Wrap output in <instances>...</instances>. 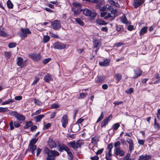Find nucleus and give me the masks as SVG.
<instances>
[{"label": "nucleus", "mask_w": 160, "mask_h": 160, "mask_svg": "<svg viewBox=\"0 0 160 160\" xmlns=\"http://www.w3.org/2000/svg\"><path fill=\"white\" fill-rule=\"evenodd\" d=\"M44 153L46 154L47 156L46 157L47 160H52L55 159V157L58 156L59 153L55 150H50L47 147H45L44 148Z\"/></svg>", "instance_id": "obj_1"}, {"label": "nucleus", "mask_w": 160, "mask_h": 160, "mask_svg": "<svg viewBox=\"0 0 160 160\" xmlns=\"http://www.w3.org/2000/svg\"><path fill=\"white\" fill-rule=\"evenodd\" d=\"M82 13L86 17H88L90 21L94 20L96 17L97 13L95 12H92V10L88 8L82 9Z\"/></svg>", "instance_id": "obj_2"}, {"label": "nucleus", "mask_w": 160, "mask_h": 160, "mask_svg": "<svg viewBox=\"0 0 160 160\" xmlns=\"http://www.w3.org/2000/svg\"><path fill=\"white\" fill-rule=\"evenodd\" d=\"M9 114L11 116H14L19 121H24L25 119V116L16 111H11L9 113Z\"/></svg>", "instance_id": "obj_3"}, {"label": "nucleus", "mask_w": 160, "mask_h": 160, "mask_svg": "<svg viewBox=\"0 0 160 160\" xmlns=\"http://www.w3.org/2000/svg\"><path fill=\"white\" fill-rule=\"evenodd\" d=\"M20 29L21 32L19 33V35L21 38H26L27 37L28 34H30L31 33V31L28 28H24L21 27Z\"/></svg>", "instance_id": "obj_4"}, {"label": "nucleus", "mask_w": 160, "mask_h": 160, "mask_svg": "<svg viewBox=\"0 0 160 160\" xmlns=\"http://www.w3.org/2000/svg\"><path fill=\"white\" fill-rule=\"evenodd\" d=\"M28 56L33 61L35 62H38L40 61L42 58V56L40 53H33L30 54Z\"/></svg>", "instance_id": "obj_5"}, {"label": "nucleus", "mask_w": 160, "mask_h": 160, "mask_svg": "<svg viewBox=\"0 0 160 160\" xmlns=\"http://www.w3.org/2000/svg\"><path fill=\"white\" fill-rule=\"evenodd\" d=\"M51 25L52 28L55 30H58L61 28L60 21L58 20H56L51 22Z\"/></svg>", "instance_id": "obj_6"}, {"label": "nucleus", "mask_w": 160, "mask_h": 160, "mask_svg": "<svg viewBox=\"0 0 160 160\" xmlns=\"http://www.w3.org/2000/svg\"><path fill=\"white\" fill-rule=\"evenodd\" d=\"M53 47L54 49L61 50L65 48L66 45L62 42H57L53 44Z\"/></svg>", "instance_id": "obj_7"}, {"label": "nucleus", "mask_w": 160, "mask_h": 160, "mask_svg": "<svg viewBox=\"0 0 160 160\" xmlns=\"http://www.w3.org/2000/svg\"><path fill=\"white\" fill-rule=\"evenodd\" d=\"M120 141H117L115 142L114 147L115 148L114 150V153L116 156H120Z\"/></svg>", "instance_id": "obj_8"}, {"label": "nucleus", "mask_w": 160, "mask_h": 160, "mask_svg": "<svg viewBox=\"0 0 160 160\" xmlns=\"http://www.w3.org/2000/svg\"><path fill=\"white\" fill-rule=\"evenodd\" d=\"M134 76L132 78L135 79L141 76L142 73V71L138 68H137L133 70Z\"/></svg>", "instance_id": "obj_9"}, {"label": "nucleus", "mask_w": 160, "mask_h": 160, "mask_svg": "<svg viewBox=\"0 0 160 160\" xmlns=\"http://www.w3.org/2000/svg\"><path fill=\"white\" fill-rule=\"evenodd\" d=\"M145 1V0H135L133 3L132 5L135 8H137L144 3Z\"/></svg>", "instance_id": "obj_10"}, {"label": "nucleus", "mask_w": 160, "mask_h": 160, "mask_svg": "<svg viewBox=\"0 0 160 160\" xmlns=\"http://www.w3.org/2000/svg\"><path fill=\"white\" fill-rule=\"evenodd\" d=\"M58 150L61 152H63V151L67 152L70 149L64 144H58Z\"/></svg>", "instance_id": "obj_11"}, {"label": "nucleus", "mask_w": 160, "mask_h": 160, "mask_svg": "<svg viewBox=\"0 0 160 160\" xmlns=\"http://www.w3.org/2000/svg\"><path fill=\"white\" fill-rule=\"evenodd\" d=\"M112 118V115H111L105 118L101 123V127L102 128L103 127H105V128L106 124H107L108 122Z\"/></svg>", "instance_id": "obj_12"}, {"label": "nucleus", "mask_w": 160, "mask_h": 160, "mask_svg": "<svg viewBox=\"0 0 160 160\" xmlns=\"http://www.w3.org/2000/svg\"><path fill=\"white\" fill-rule=\"evenodd\" d=\"M9 126L10 127V129L11 130H13L14 129V127L15 128H19L21 126L20 123H18L16 121H14V122L12 121L11 120L9 122Z\"/></svg>", "instance_id": "obj_13"}, {"label": "nucleus", "mask_w": 160, "mask_h": 160, "mask_svg": "<svg viewBox=\"0 0 160 160\" xmlns=\"http://www.w3.org/2000/svg\"><path fill=\"white\" fill-rule=\"evenodd\" d=\"M121 21L125 26H127L128 24H131L130 21L128 20L126 16L123 14L121 17Z\"/></svg>", "instance_id": "obj_14"}, {"label": "nucleus", "mask_w": 160, "mask_h": 160, "mask_svg": "<svg viewBox=\"0 0 160 160\" xmlns=\"http://www.w3.org/2000/svg\"><path fill=\"white\" fill-rule=\"evenodd\" d=\"M68 117L66 115H63L62 118L61 122L62 124V127L65 128L68 123Z\"/></svg>", "instance_id": "obj_15"}, {"label": "nucleus", "mask_w": 160, "mask_h": 160, "mask_svg": "<svg viewBox=\"0 0 160 160\" xmlns=\"http://www.w3.org/2000/svg\"><path fill=\"white\" fill-rule=\"evenodd\" d=\"M110 61V59L107 58L103 62H99V65L102 67H107L109 65Z\"/></svg>", "instance_id": "obj_16"}, {"label": "nucleus", "mask_w": 160, "mask_h": 160, "mask_svg": "<svg viewBox=\"0 0 160 160\" xmlns=\"http://www.w3.org/2000/svg\"><path fill=\"white\" fill-rule=\"evenodd\" d=\"M127 141L129 144V150L130 152H131L134 148V145L133 141L132 140L129 138L127 139Z\"/></svg>", "instance_id": "obj_17"}, {"label": "nucleus", "mask_w": 160, "mask_h": 160, "mask_svg": "<svg viewBox=\"0 0 160 160\" xmlns=\"http://www.w3.org/2000/svg\"><path fill=\"white\" fill-rule=\"evenodd\" d=\"M105 77L103 75H98L95 78V82L97 83H102L105 79Z\"/></svg>", "instance_id": "obj_18"}, {"label": "nucleus", "mask_w": 160, "mask_h": 160, "mask_svg": "<svg viewBox=\"0 0 160 160\" xmlns=\"http://www.w3.org/2000/svg\"><path fill=\"white\" fill-rule=\"evenodd\" d=\"M43 80L46 82H49L53 80L52 75L49 73H47L43 77Z\"/></svg>", "instance_id": "obj_19"}, {"label": "nucleus", "mask_w": 160, "mask_h": 160, "mask_svg": "<svg viewBox=\"0 0 160 160\" xmlns=\"http://www.w3.org/2000/svg\"><path fill=\"white\" fill-rule=\"evenodd\" d=\"M16 61L17 64L18 66H20L21 68H22L24 67V64H22V62L23 61L22 58L19 57L17 58Z\"/></svg>", "instance_id": "obj_20"}, {"label": "nucleus", "mask_w": 160, "mask_h": 160, "mask_svg": "<svg viewBox=\"0 0 160 160\" xmlns=\"http://www.w3.org/2000/svg\"><path fill=\"white\" fill-rule=\"evenodd\" d=\"M48 144L51 148H53L57 147V144L54 140L52 139L49 140L48 141Z\"/></svg>", "instance_id": "obj_21"}, {"label": "nucleus", "mask_w": 160, "mask_h": 160, "mask_svg": "<svg viewBox=\"0 0 160 160\" xmlns=\"http://www.w3.org/2000/svg\"><path fill=\"white\" fill-rule=\"evenodd\" d=\"M96 22L97 24L100 25H105L108 23V22H106L104 20L100 19H97Z\"/></svg>", "instance_id": "obj_22"}, {"label": "nucleus", "mask_w": 160, "mask_h": 160, "mask_svg": "<svg viewBox=\"0 0 160 160\" xmlns=\"http://www.w3.org/2000/svg\"><path fill=\"white\" fill-rule=\"evenodd\" d=\"M148 27L145 26L142 27L139 32V34L140 36L143 35L146 33L147 31Z\"/></svg>", "instance_id": "obj_23"}, {"label": "nucleus", "mask_w": 160, "mask_h": 160, "mask_svg": "<svg viewBox=\"0 0 160 160\" xmlns=\"http://www.w3.org/2000/svg\"><path fill=\"white\" fill-rule=\"evenodd\" d=\"M33 125V123L31 121L28 122H26L25 126L23 127V128L24 129H28Z\"/></svg>", "instance_id": "obj_24"}, {"label": "nucleus", "mask_w": 160, "mask_h": 160, "mask_svg": "<svg viewBox=\"0 0 160 160\" xmlns=\"http://www.w3.org/2000/svg\"><path fill=\"white\" fill-rule=\"evenodd\" d=\"M82 9H81L80 10H75L74 8H72V11L74 13V15H77L80 14V12L82 11Z\"/></svg>", "instance_id": "obj_25"}, {"label": "nucleus", "mask_w": 160, "mask_h": 160, "mask_svg": "<svg viewBox=\"0 0 160 160\" xmlns=\"http://www.w3.org/2000/svg\"><path fill=\"white\" fill-rule=\"evenodd\" d=\"M44 116V114H40L35 116L34 118L36 119V122H40Z\"/></svg>", "instance_id": "obj_26"}, {"label": "nucleus", "mask_w": 160, "mask_h": 160, "mask_svg": "<svg viewBox=\"0 0 160 160\" xmlns=\"http://www.w3.org/2000/svg\"><path fill=\"white\" fill-rule=\"evenodd\" d=\"M28 148L29 151H35L37 149V146L36 145H28Z\"/></svg>", "instance_id": "obj_27"}, {"label": "nucleus", "mask_w": 160, "mask_h": 160, "mask_svg": "<svg viewBox=\"0 0 160 160\" xmlns=\"http://www.w3.org/2000/svg\"><path fill=\"white\" fill-rule=\"evenodd\" d=\"M38 138H33L30 141L29 145H35V144L38 142Z\"/></svg>", "instance_id": "obj_28"}, {"label": "nucleus", "mask_w": 160, "mask_h": 160, "mask_svg": "<svg viewBox=\"0 0 160 160\" xmlns=\"http://www.w3.org/2000/svg\"><path fill=\"white\" fill-rule=\"evenodd\" d=\"M14 101V99H8L7 100L3 102L2 103V105H4L12 103Z\"/></svg>", "instance_id": "obj_29"}, {"label": "nucleus", "mask_w": 160, "mask_h": 160, "mask_svg": "<svg viewBox=\"0 0 160 160\" xmlns=\"http://www.w3.org/2000/svg\"><path fill=\"white\" fill-rule=\"evenodd\" d=\"M7 5L8 8L9 9H12L13 8V4L10 0H8L7 2Z\"/></svg>", "instance_id": "obj_30"}, {"label": "nucleus", "mask_w": 160, "mask_h": 160, "mask_svg": "<svg viewBox=\"0 0 160 160\" xmlns=\"http://www.w3.org/2000/svg\"><path fill=\"white\" fill-rule=\"evenodd\" d=\"M50 38L49 36L47 35H45L43 37V42L44 43H47L50 40Z\"/></svg>", "instance_id": "obj_31"}, {"label": "nucleus", "mask_w": 160, "mask_h": 160, "mask_svg": "<svg viewBox=\"0 0 160 160\" xmlns=\"http://www.w3.org/2000/svg\"><path fill=\"white\" fill-rule=\"evenodd\" d=\"M154 127L156 129L158 130H159L160 128V125L157 123L156 118L154 119Z\"/></svg>", "instance_id": "obj_32"}, {"label": "nucleus", "mask_w": 160, "mask_h": 160, "mask_svg": "<svg viewBox=\"0 0 160 160\" xmlns=\"http://www.w3.org/2000/svg\"><path fill=\"white\" fill-rule=\"evenodd\" d=\"M75 21L79 25L81 26H82L84 25V22L80 18H75Z\"/></svg>", "instance_id": "obj_33"}, {"label": "nucleus", "mask_w": 160, "mask_h": 160, "mask_svg": "<svg viewBox=\"0 0 160 160\" xmlns=\"http://www.w3.org/2000/svg\"><path fill=\"white\" fill-rule=\"evenodd\" d=\"M16 43L15 42H10L8 44V47L9 48H13L16 47Z\"/></svg>", "instance_id": "obj_34"}, {"label": "nucleus", "mask_w": 160, "mask_h": 160, "mask_svg": "<svg viewBox=\"0 0 160 160\" xmlns=\"http://www.w3.org/2000/svg\"><path fill=\"white\" fill-rule=\"evenodd\" d=\"M67 152V154L69 156V158H68V159L70 160H72L73 158V156L72 152L70 151V149L68 150Z\"/></svg>", "instance_id": "obj_35"}, {"label": "nucleus", "mask_w": 160, "mask_h": 160, "mask_svg": "<svg viewBox=\"0 0 160 160\" xmlns=\"http://www.w3.org/2000/svg\"><path fill=\"white\" fill-rule=\"evenodd\" d=\"M131 24H128L127 26H125L127 27V29L129 31H132L134 29V26Z\"/></svg>", "instance_id": "obj_36"}, {"label": "nucleus", "mask_w": 160, "mask_h": 160, "mask_svg": "<svg viewBox=\"0 0 160 160\" xmlns=\"http://www.w3.org/2000/svg\"><path fill=\"white\" fill-rule=\"evenodd\" d=\"M98 141V139L96 136L92 137L91 140V142L95 144H96Z\"/></svg>", "instance_id": "obj_37"}, {"label": "nucleus", "mask_w": 160, "mask_h": 160, "mask_svg": "<svg viewBox=\"0 0 160 160\" xmlns=\"http://www.w3.org/2000/svg\"><path fill=\"white\" fill-rule=\"evenodd\" d=\"M50 36L51 37L55 38H57V39H59V36L55 34L54 33H53L52 32H49Z\"/></svg>", "instance_id": "obj_38"}, {"label": "nucleus", "mask_w": 160, "mask_h": 160, "mask_svg": "<svg viewBox=\"0 0 160 160\" xmlns=\"http://www.w3.org/2000/svg\"><path fill=\"white\" fill-rule=\"evenodd\" d=\"M9 111V109L7 107H0V112H6Z\"/></svg>", "instance_id": "obj_39"}, {"label": "nucleus", "mask_w": 160, "mask_h": 160, "mask_svg": "<svg viewBox=\"0 0 160 160\" xmlns=\"http://www.w3.org/2000/svg\"><path fill=\"white\" fill-rule=\"evenodd\" d=\"M120 126V125L119 123H117L114 124L112 126V128H113V130L115 131L117 130V129L119 128Z\"/></svg>", "instance_id": "obj_40"}, {"label": "nucleus", "mask_w": 160, "mask_h": 160, "mask_svg": "<svg viewBox=\"0 0 160 160\" xmlns=\"http://www.w3.org/2000/svg\"><path fill=\"white\" fill-rule=\"evenodd\" d=\"M34 103L38 105L39 106H40L42 104V103L38 99H37L36 98H34Z\"/></svg>", "instance_id": "obj_41"}, {"label": "nucleus", "mask_w": 160, "mask_h": 160, "mask_svg": "<svg viewBox=\"0 0 160 160\" xmlns=\"http://www.w3.org/2000/svg\"><path fill=\"white\" fill-rule=\"evenodd\" d=\"M4 56L6 57L7 59H9L11 56V53L10 52H4Z\"/></svg>", "instance_id": "obj_42"}, {"label": "nucleus", "mask_w": 160, "mask_h": 160, "mask_svg": "<svg viewBox=\"0 0 160 160\" xmlns=\"http://www.w3.org/2000/svg\"><path fill=\"white\" fill-rule=\"evenodd\" d=\"M68 144L72 148L75 149L76 148V143L75 141H71L68 143Z\"/></svg>", "instance_id": "obj_43"}, {"label": "nucleus", "mask_w": 160, "mask_h": 160, "mask_svg": "<svg viewBox=\"0 0 160 160\" xmlns=\"http://www.w3.org/2000/svg\"><path fill=\"white\" fill-rule=\"evenodd\" d=\"M7 36V34L3 30H0V36L5 37Z\"/></svg>", "instance_id": "obj_44"}, {"label": "nucleus", "mask_w": 160, "mask_h": 160, "mask_svg": "<svg viewBox=\"0 0 160 160\" xmlns=\"http://www.w3.org/2000/svg\"><path fill=\"white\" fill-rule=\"evenodd\" d=\"M59 105L56 103H54L52 104L51 106V109H56L59 107Z\"/></svg>", "instance_id": "obj_45"}, {"label": "nucleus", "mask_w": 160, "mask_h": 160, "mask_svg": "<svg viewBox=\"0 0 160 160\" xmlns=\"http://www.w3.org/2000/svg\"><path fill=\"white\" fill-rule=\"evenodd\" d=\"M133 92V89L132 88H131L129 89H128L126 91V92L127 93L130 94Z\"/></svg>", "instance_id": "obj_46"}, {"label": "nucleus", "mask_w": 160, "mask_h": 160, "mask_svg": "<svg viewBox=\"0 0 160 160\" xmlns=\"http://www.w3.org/2000/svg\"><path fill=\"white\" fill-rule=\"evenodd\" d=\"M51 59L50 58L45 59L43 61L42 63L43 64H46L50 61L51 60Z\"/></svg>", "instance_id": "obj_47"}, {"label": "nucleus", "mask_w": 160, "mask_h": 160, "mask_svg": "<svg viewBox=\"0 0 160 160\" xmlns=\"http://www.w3.org/2000/svg\"><path fill=\"white\" fill-rule=\"evenodd\" d=\"M103 112H102L100 115L99 116V117L98 118V120L96 122V123L99 122L103 118Z\"/></svg>", "instance_id": "obj_48"}, {"label": "nucleus", "mask_w": 160, "mask_h": 160, "mask_svg": "<svg viewBox=\"0 0 160 160\" xmlns=\"http://www.w3.org/2000/svg\"><path fill=\"white\" fill-rule=\"evenodd\" d=\"M82 144L81 143L79 142L78 140L76 142V148H81Z\"/></svg>", "instance_id": "obj_49"}, {"label": "nucleus", "mask_w": 160, "mask_h": 160, "mask_svg": "<svg viewBox=\"0 0 160 160\" xmlns=\"http://www.w3.org/2000/svg\"><path fill=\"white\" fill-rule=\"evenodd\" d=\"M51 124L50 123H48L46 124L45 126H43V129L45 130V129H48V128L50 127L51 126Z\"/></svg>", "instance_id": "obj_50"}, {"label": "nucleus", "mask_w": 160, "mask_h": 160, "mask_svg": "<svg viewBox=\"0 0 160 160\" xmlns=\"http://www.w3.org/2000/svg\"><path fill=\"white\" fill-rule=\"evenodd\" d=\"M111 13L112 14H113L114 15V17L112 19V20H113L114 18L115 17V16L116 15V13H117V10L116 9H114L113 8L112 10H111Z\"/></svg>", "instance_id": "obj_51"}, {"label": "nucleus", "mask_w": 160, "mask_h": 160, "mask_svg": "<svg viewBox=\"0 0 160 160\" xmlns=\"http://www.w3.org/2000/svg\"><path fill=\"white\" fill-rule=\"evenodd\" d=\"M115 78L117 81L119 82L120 81V74L117 73L115 74Z\"/></svg>", "instance_id": "obj_52"}, {"label": "nucleus", "mask_w": 160, "mask_h": 160, "mask_svg": "<svg viewBox=\"0 0 160 160\" xmlns=\"http://www.w3.org/2000/svg\"><path fill=\"white\" fill-rule=\"evenodd\" d=\"M93 45L95 48H97L99 44V43L98 41L96 40H95L93 42Z\"/></svg>", "instance_id": "obj_53"}, {"label": "nucleus", "mask_w": 160, "mask_h": 160, "mask_svg": "<svg viewBox=\"0 0 160 160\" xmlns=\"http://www.w3.org/2000/svg\"><path fill=\"white\" fill-rule=\"evenodd\" d=\"M37 154L36 156L37 157H38L40 154L41 152L42 151V149L40 148H37Z\"/></svg>", "instance_id": "obj_54"}, {"label": "nucleus", "mask_w": 160, "mask_h": 160, "mask_svg": "<svg viewBox=\"0 0 160 160\" xmlns=\"http://www.w3.org/2000/svg\"><path fill=\"white\" fill-rule=\"evenodd\" d=\"M103 148H102L101 149H99L97 151V152L95 153L97 155L101 154L103 152Z\"/></svg>", "instance_id": "obj_55"}, {"label": "nucleus", "mask_w": 160, "mask_h": 160, "mask_svg": "<svg viewBox=\"0 0 160 160\" xmlns=\"http://www.w3.org/2000/svg\"><path fill=\"white\" fill-rule=\"evenodd\" d=\"M113 147V143H109L107 146V148L108 150H111Z\"/></svg>", "instance_id": "obj_56"}, {"label": "nucleus", "mask_w": 160, "mask_h": 160, "mask_svg": "<svg viewBox=\"0 0 160 160\" xmlns=\"http://www.w3.org/2000/svg\"><path fill=\"white\" fill-rule=\"evenodd\" d=\"M102 5V2H100L97 4L96 6V8L97 9H99L101 8V7Z\"/></svg>", "instance_id": "obj_57"}, {"label": "nucleus", "mask_w": 160, "mask_h": 160, "mask_svg": "<svg viewBox=\"0 0 160 160\" xmlns=\"http://www.w3.org/2000/svg\"><path fill=\"white\" fill-rule=\"evenodd\" d=\"M99 10L102 11H104L107 10V7L105 6H104L101 7Z\"/></svg>", "instance_id": "obj_58"}, {"label": "nucleus", "mask_w": 160, "mask_h": 160, "mask_svg": "<svg viewBox=\"0 0 160 160\" xmlns=\"http://www.w3.org/2000/svg\"><path fill=\"white\" fill-rule=\"evenodd\" d=\"M145 140H140L138 139V143L141 145H143L144 144Z\"/></svg>", "instance_id": "obj_59"}, {"label": "nucleus", "mask_w": 160, "mask_h": 160, "mask_svg": "<svg viewBox=\"0 0 160 160\" xmlns=\"http://www.w3.org/2000/svg\"><path fill=\"white\" fill-rule=\"evenodd\" d=\"M130 156V153H128L126 156H125L123 158V160H129V158Z\"/></svg>", "instance_id": "obj_60"}, {"label": "nucleus", "mask_w": 160, "mask_h": 160, "mask_svg": "<svg viewBox=\"0 0 160 160\" xmlns=\"http://www.w3.org/2000/svg\"><path fill=\"white\" fill-rule=\"evenodd\" d=\"M14 99L16 101H20L22 99V97L21 96H17L15 97Z\"/></svg>", "instance_id": "obj_61"}, {"label": "nucleus", "mask_w": 160, "mask_h": 160, "mask_svg": "<svg viewBox=\"0 0 160 160\" xmlns=\"http://www.w3.org/2000/svg\"><path fill=\"white\" fill-rule=\"evenodd\" d=\"M30 130L33 132L34 130L37 128V127L36 125H32L31 126Z\"/></svg>", "instance_id": "obj_62"}, {"label": "nucleus", "mask_w": 160, "mask_h": 160, "mask_svg": "<svg viewBox=\"0 0 160 160\" xmlns=\"http://www.w3.org/2000/svg\"><path fill=\"white\" fill-rule=\"evenodd\" d=\"M90 159L92 160H98L99 158L98 156L96 155L93 157H91Z\"/></svg>", "instance_id": "obj_63"}, {"label": "nucleus", "mask_w": 160, "mask_h": 160, "mask_svg": "<svg viewBox=\"0 0 160 160\" xmlns=\"http://www.w3.org/2000/svg\"><path fill=\"white\" fill-rule=\"evenodd\" d=\"M84 120V119L79 118L77 120V121L76 122V123L78 124L81 123Z\"/></svg>", "instance_id": "obj_64"}]
</instances>
